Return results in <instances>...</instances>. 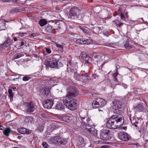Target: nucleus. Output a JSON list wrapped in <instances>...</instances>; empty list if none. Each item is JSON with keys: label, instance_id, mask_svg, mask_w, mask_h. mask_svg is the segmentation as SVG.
<instances>
[{"label": "nucleus", "instance_id": "61", "mask_svg": "<svg viewBox=\"0 0 148 148\" xmlns=\"http://www.w3.org/2000/svg\"><path fill=\"white\" fill-rule=\"evenodd\" d=\"M118 84V83H116L115 85H117Z\"/></svg>", "mask_w": 148, "mask_h": 148}, {"label": "nucleus", "instance_id": "62", "mask_svg": "<svg viewBox=\"0 0 148 148\" xmlns=\"http://www.w3.org/2000/svg\"><path fill=\"white\" fill-rule=\"evenodd\" d=\"M113 21V22H114V21Z\"/></svg>", "mask_w": 148, "mask_h": 148}, {"label": "nucleus", "instance_id": "48", "mask_svg": "<svg viewBox=\"0 0 148 148\" xmlns=\"http://www.w3.org/2000/svg\"><path fill=\"white\" fill-rule=\"evenodd\" d=\"M128 12H126L125 13V15L126 16V17H127V18H128Z\"/></svg>", "mask_w": 148, "mask_h": 148}, {"label": "nucleus", "instance_id": "55", "mask_svg": "<svg viewBox=\"0 0 148 148\" xmlns=\"http://www.w3.org/2000/svg\"><path fill=\"white\" fill-rule=\"evenodd\" d=\"M12 89H13V90H14L16 89V87H12Z\"/></svg>", "mask_w": 148, "mask_h": 148}, {"label": "nucleus", "instance_id": "36", "mask_svg": "<svg viewBox=\"0 0 148 148\" xmlns=\"http://www.w3.org/2000/svg\"><path fill=\"white\" fill-rule=\"evenodd\" d=\"M79 28L82 30L83 32L86 34H89L88 31L86 29L81 28V26H79Z\"/></svg>", "mask_w": 148, "mask_h": 148}, {"label": "nucleus", "instance_id": "33", "mask_svg": "<svg viewBox=\"0 0 148 148\" xmlns=\"http://www.w3.org/2000/svg\"><path fill=\"white\" fill-rule=\"evenodd\" d=\"M74 77L76 80L79 81L77 78H78L79 79H80L81 77V75H80L77 73H74Z\"/></svg>", "mask_w": 148, "mask_h": 148}, {"label": "nucleus", "instance_id": "15", "mask_svg": "<svg viewBox=\"0 0 148 148\" xmlns=\"http://www.w3.org/2000/svg\"><path fill=\"white\" fill-rule=\"evenodd\" d=\"M103 58V56H102L101 55L97 54L93 55V60L95 62L97 63V64H98L102 62ZM95 64H96V63H95Z\"/></svg>", "mask_w": 148, "mask_h": 148}, {"label": "nucleus", "instance_id": "10", "mask_svg": "<svg viewBox=\"0 0 148 148\" xmlns=\"http://www.w3.org/2000/svg\"><path fill=\"white\" fill-rule=\"evenodd\" d=\"M100 138L104 140H108L111 139L110 134L108 130L104 129L100 131Z\"/></svg>", "mask_w": 148, "mask_h": 148}, {"label": "nucleus", "instance_id": "22", "mask_svg": "<svg viewBox=\"0 0 148 148\" xmlns=\"http://www.w3.org/2000/svg\"><path fill=\"white\" fill-rule=\"evenodd\" d=\"M11 131V130L10 128L9 127L3 130V133L5 135L7 136H9V134Z\"/></svg>", "mask_w": 148, "mask_h": 148}, {"label": "nucleus", "instance_id": "40", "mask_svg": "<svg viewBox=\"0 0 148 148\" xmlns=\"http://www.w3.org/2000/svg\"><path fill=\"white\" fill-rule=\"evenodd\" d=\"M56 46L59 48V49L60 50L62 51L63 49V46L60 45H59L58 44H56Z\"/></svg>", "mask_w": 148, "mask_h": 148}, {"label": "nucleus", "instance_id": "18", "mask_svg": "<svg viewBox=\"0 0 148 148\" xmlns=\"http://www.w3.org/2000/svg\"><path fill=\"white\" fill-rule=\"evenodd\" d=\"M89 78V75L87 73H85L82 74L81 75V77L79 79L78 78L77 79L79 81L84 82H86V80L88 79Z\"/></svg>", "mask_w": 148, "mask_h": 148}, {"label": "nucleus", "instance_id": "19", "mask_svg": "<svg viewBox=\"0 0 148 148\" xmlns=\"http://www.w3.org/2000/svg\"><path fill=\"white\" fill-rule=\"evenodd\" d=\"M64 105L62 102L59 101L58 102L55 106V108L56 109L59 110H62L64 108Z\"/></svg>", "mask_w": 148, "mask_h": 148}, {"label": "nucleus", "instance_id": "8", "mask_svg": "<svg viewBox=\"0 0 148 148\" xmlns=\"http://www.w3.org/2000/svg\"><path fill=\"white\" fill-rule=\"evenodd\" d=\"M48 65L52 68L57 67L58 69L62 65L61 62H59L58 59L55 58H53L49 62Z\"/></svg>", "mask_w": 148, "mask_h": 148}, {"label": "nucleus", "instance_id": "24", "mask_svg": "<svg viewBox=\"0 0 148 148\" xmlns=\"http://www.w3.org/2000/svg\"><path fill=\"white\" fill-rule=\"evenodd\" d=\"M33 120V118L30 117H26L24 119L25 122L28 124L31 123Z\"/></svg>", "mask_w": 148, "mask_h": 148}, {"label": "nucleus", "instance_id": "58", "mask_svg": "<svg viewBox=\"0 0 148 148\" xmlns=\"http://www.w3.org/2000/svg\"><path fill=\"white\" fill-rule=\"evenodd\" d=\"M18 79L17 78H13L12 80L13 81H15L16 79Z\"/></svg>", "mask_w": 148, "mask_h": 148}, {"label": "nucleus", "instance_id": "51", "mask_svg": "<svg viewBox=\"0 0 148 148\" xmlns=\"http://www.w3.org/2000/svg\"><path fill=\"white\" fill-rule=\"evenodd\" d=\"M126 129L127 127H122V129H123L124 130H126Z\"/></svg>", "mask_w": 148, "mask_h": 148}, {"label": "nucleus", "instance_id": "12", "mask_svg": "<svg viewBox=\"0 0 148 148\" xmlns=\"http://www.w3.org/2000/svg\"><path fill=\"white\" fill-rule=\"evenodd\" d=\"M81 121H77L76 123L77 126L80 127H82V125H83L86 124L87 123H88L89 121H90V119L87 116L83 117H81Z\"/></svg>", "mask_w": 148, "mask_h": 148}, {"label": "nucleus", "instance_id": "60", "mask_svg": "<svg viewBox=\"0 0 148 148\" xmlns=\"http://www.w3.org/2000/svg\"><path fill=\"white\" fill-rule=\"evenodd\" d=\"M95 77H98V75L96 74L95 75Z\"/></svg>", "mask_w": 148, "mask_h": 148}, {"label": "nucleus", "instance_id": "5", "mask_svg": "<svg viewBox=\"0 0 148 148\" xmlns=\"http://www.w3.org/2000/svg\"><path fill=\"white\" fill-rule=\"evenodd\" d=\"M106 103L105 99L101 98L95 99L92 103V106L94 108H98L104 106Z\"/></svg>", "mask_w": 148, "mask_h": 148}, {"label": "nucleus", "instance_id": "17", "mask_svg": "<svg viewBox=\"0 0 148 148\" xmlns=\"http://www.w3.org/2000/svg\"><path fill=\"white\" fill-rule=\"evenodd\" d=\"M18 131L22 134H28L31 133L30 130L24 127H21L18 129Z\"/></svg>", "mask_w": 148, "mask_h": 148}, {"label": "nucleus", "instance_id": "1", "mask_svg": "<svg viewBox=\"0 0 148 148\" xmlns=\"http://www.w3.org/2000/svg\"><path fill=\"white\" fill-rule=\"evenodd\" d=\"M124 122V118L122 116L114 115L110 118L106 126L108 128L115 129L122 125Z\"/></svg>", "mask_w": 148, "mask_h": 148}, {"label": "nucleus", "instance_id": "23", "mask_svg": "<svg viewBox=\"0 0 148 148\" xmlns=\"http://www.w3.org/2000/svg\"><path fill=\"white\" fill-rule=\"evenodd\" d=\"M85 38H79L76 41V42L78 44H85Z\"/></svg>", "mask_w": 148, "mask_h": 148}, {"label": "nucleus", "instance_id": "42", "mask_svg": "<svg viewBox=\"0 0 148 148\" xmlns=\"http://www.w3.org/2000/svg\"><path fill=\"white\" fill-rule=\"evenodd\" d=\"M26 34V33L23 32H19L18 33V35L20 36H24V34Z\"/></svg>", "mask_w": 148, "mask_h": 148}, {"label": "nucleus", "instance_id": "13", "mask_svg": "<svg viewBox=\"0 0 148 148\" xmlns=\"http://www.w3.org/2000/svg\"><path fill=\"white\" fill-rule=\"evenodd\" d=\"M119 138L121 140L127 141L130 139L131 137L126 132H121L119 134Z\"/></svg>", "mask_w": 148, "mask_h": 148}, {"label": "nucleus", "instance_id": "16", "mask_svg": "<svg viewBox=\"0 0 148 148\" xmlns=\"http://www.w3.org/2000/svg\"><path fill=\"white\" fill-rule=\"evenodd\" d=\"M82 127L91 133L95 134L96 132V130H95L93 128L91 127V126H89V124L87 123L82 125Z\"/></svg>", "mask_w": 148, "mask_h": 148}, {"label": "nucleus", "instance_id": "53", "mask_svg": "<svg viewBox=\"0 0 148 148\" xmlns=\"http://www.w3.org/2000/svg\"><path fill=\"white\" fill-rule=\"evenodd\" d=\"M70 64L71 66H72L73 67L74 66L72 62H71V61L70 63Z\"/></svg>", "mask_w": 148, "mask_h": 148}, {"label": "nucleus", "instance_id": "44", "mask_svg": "<svg viewBox=\"0 0 148 148\" xmlns=\"http://www.w3.org/2000/svg\"><path fill=\"white\" fill-rule=\"evenodd\" d=\"M46 51L48 53H50L51 52V50L48 48H46Z\"/></svg>", "mask_w": 148, "mask_h": 148}, {"label": "nucleus", "instance_id": "30", "mask_svg": "<svg viewBox=\"0 0 148 148\" xmlns=\"http://www.w3.org/2000/svg\"><path fill=\"white\" fill-rule=\"evenodd\" d=\"M138 120L136 118H133L132 120H131V123L134 126L136 127H137V124H138Z\"/></svg>", "mask_w": 148, "mask_h": 148}, {"label": "nucleus", "instance_id": "39", "mask_svg": "<svg viewBox=\"0 0 148 148\" xmlns=\"http://www.w3.org/2000/svg\"><path fill=\"white\" fill-rule=\"evenodd\" d=\"M30 79V77L28 76H24L23 78V80L24 81H28Z\"/></svg>", "mask_w": 148, "mask_h": 148}, {"label": "nucleus", "instance_id": "25", "mask_svg": "<svg viewBox=\"0 0 148 148\" xmlns=\"http://www.w3.org/2000/svg\"><path fill=\"white\" fill-rule=\"evenodd\" d=\"M45 29L46 32L48 34L51 33L53 31L52 27L50 25H48L47 27H46Z\"/></svg>", "mask_w": 148, "mask_h": 148}, {"label": "nucleus", "instance_id": "47", "mask_svg": "<svg viewBox=\"0 0 148 148\" xmlns=\"http://www.w3.org/2000/svg\"><path fill=\"white\" fill-rule=\"evenodd\" d=\"M122 86L124 87L125 88H127V86L125 84H123L122 85Z\"/></svg>", "mask_w": 148, "mask_h": 148}, {"label": "nucleus", "instance_id": "7", "mask_svg": "<svg viewBox=\"0 0 148 148\" xmlns=\"http://www.w3.org/2000/svg\"><path fill=\"white\" fill-rule=\"evenodd\" d=\"M50 141L52 143L58 145H64L66 141L64 139L59 136H56L50 138Z\"/></svg>", "mask_w": 148, "mask_h": 148}, {"label": "nucleus", "instance_id": "9", "mask_svg": "<svg viewBox=\"0 0 148 148\" xmlns=\"http://www.w3.org/2000/svg\"><path fill=\"white\" fill-rule=\"evenodd\" d=\"M24 110L25 112H31L35 110V105L31 101L25 103L24 105Z\"/></svg>", "mask_w": 148, "mask_h": 148}, {"label": "nucleus", "instance_id": "46", "mask_svg": "<svg viewBox=\"0 0 148 148\" xmlns=\"http://www.w3.org/2000/svg\"><path fill=\"white\" fill-rule=\"evenodd\" d=\"M21 2L22 3H23L26 2L27 0H18Z\"/></svg>", "mask_w": 148, "mask_h": 148}, {"label": "nucleus", "instance_id": "28", "mask_svg": "<svg viewBox=\"0 0 148 148\" xmlns=\"http://www.w3.org/2000/svg\"><path fill=\"white\" fill-rule=\"evenodd\" d=\"M143 106L141 104H138L135 108V109L137 111L140 112L142 111L143 109Z\"/></svg>", "mask_w": 148, "mask_h": 148}, {"label": "nucleus", "instance_id": "14", "mask_svg": "<svg viewBox=\"0 0 148 148\" xmlns=\"http://www.w3.org/2000/svg\"><path fill=\"white\" fill-rule=\"evenodd\" d=\"M53 103L51 99H47L44 101L43 103V106L45 108H51L53 105Z\"/></svg>", "mask_w": 148, "mask_h": 148}, {"label": "nucleus", "instance_id": "11", "mask_svg": "<svg viewBox=\"0 0 148 148\" xmlns=\"http://www.w3.org/2000/svg\"><path fill=\"white\" fill-rule=\"evenodd\" d=\"M123 104L121 102H118L114 104L113 107V111L114 113L119 114L122 111V108Z\"/></svg>", "mask_w": 148, "mask_h": 148}, {"label": "nucleus", "instance_id": "6", "mask_svg": "<svg viewBox=\"0 0 148 148\" xmlns=\"http://www.w3.org/2000/svg\"><path fill=\"white\" fill-rule=\"evenodd\" d=\"M79 94L78 90L75 88L71 87L67 90V94L65 97L73 98L77 96Z\"/></svg>", "mask_w": 148, "mask_h": 148}, {"label": "nucleus", "instance_id": "2", "mask_svg": "<svg viewBox=\"0 0 148 148\" xmlns=\"http://www.w3.org/2000/svg\"><path fill=\"white\" fill-rule=\"evenodd\" d=\"M77 100L73 98L64 97L63 102L66 108L70 110L75 109L77 106Z\"/></svg>", "mask_w": 148, "mask_h": 148}, {"label": "nucleus", "instance_id": "35", "mask_svg": "<svg viewBox=\"0 0 148 148\" xmlns=\"http://www.w3.org/2000/svg\"><path fill=\"white\" fill-rule=\"evenodd\" d=\"M85 61L88 63H90L92 61V58L90 57L86 56L85 58Z\"/></svg>", "mask_w": 148, "mask_h": 148}, {"label": "nucleus", "instance_id": "31", "mask_svg": "<svg viewBox=\"0 0 148 148\" xmlns=\"http://www.w3.org/2000/svg\"><path fill=\"white\" fill-rule=\"evenodd\" d=\"M124 46L125 48L127 49H129L131 48V46L130 45L129 40H127L125 42Z\"/></svg>", "mask_w": 148, "mask_h": 148}, {"label": "nucleus", "instance_id": "4", "mask_svg": "<svg viewBox=\"0 0 148 148\" xmlns=\"http://www.w3.org/2000/svg\"><path fill=\"white\" fill-rule=\"evenodd\" d=\"M48 85H48L47 87V86L40 89V95L44 96H47L50 92L51 87L56 85L57 84L56 83L53 82L51 80L48 82Z\"/></svg>", "mask_w": 148, "mask_h": 148}, {"label": "nucleus", "instance_id": "32", "mask_svg": "<svg viewBox=\"0 0 148 148\" xmlns=\"http://www.w3.org/2000/svg\"><path fill=\"white\" fill-rule=\"evenodd\" d=\"M85 42L86 43L85 44L89 45L92 44L93 41L90 39H85Z\"/></svg>", "mask_w": 148, "mask_h": 148}, {"label": "nucleus", "instance_id": "41", "mask_svg": "<svg viewBox=\"0 0 148 148\" xmlns=\"http://www.w3.org/2000/svg\"><path fill=\"white\" fill-rule=\"evenodd\" d=\"M42 145L45 148H47L48 146V145L45 142H44L42 143Z\"/></svg>", "mask_w": 148, "mask_h": 148}, {"label": "nucleus", "instance_id": "56", "mask_svg": "<svg viewBox=\"0 0 148 148\" xmlns=\"http://www.w3.org/2000/svg\"><path fill=\"white\" fill-rule=\"evenodd\" d=\"M3 127L2 126L0 125V130H3V129H2Z\"/></svg>", "mask_w": 148, "mask_h": 148}, {"label": "nucleus", "instance_id": "50", "mask_svg": "<svg viewBox=\"0 0 148 148\" xmlns=\"http://www.w3.org/2000/svg\"><path fill=\"white\" fill-rule=\"evenodd\" d=\"M13 39L14 41H16L17 40V39L16 37H14Z\"/></svg>", "mask_w": 148, "mask_h": 148}, {"label": "nucleus", "instance_id": "45", "mask_svg": "<svg viewBox=\"0 0 148 148\" xmlns=\"http://www.w3.org/2000/svg\"><path fill=\"white\" fill-rule=\"evenodd\" d=\"M115 23L116 24V26H117L118 25L119 27H121L123 25V23H119V25H118L116 23Z\"/></svg>", "mask_w": 148, "mask_h": 148}, {"label": "nucleus", "instance_id": "38", "mask_svg": "<svg viewBox=\"0 0 148 148\" xmlns=\"http://www.w3.org/2000/svg\"><path fill=\"white\" fill-rule=\"evenodd\" d=\"M138 92H139V93H137V94H142L143 93H144L145 92V91L143 89H137V90H136Z\"/></svg>", "mask_w": 148, "mask_h": 148}, {"label": "nucleus", "instance_id": "54", "mask_svg": "<svg viewBox=\"0 0 148 148\" xmlns=\"http://www.w3.org/2000/svg\"><path fill=\"white\" fill-rule=\"evenodd\" d=\"M134 145H136L137 147H138L139 145V144L138 143H135L134 144Z\"/></svg>", "mask_w": 148, "mask_h": 148}, {"label": "nucleus", "instance_id": "59", "mask_svg": "<svg viewBox=\"0 0 148 148\" xmlns=\"http://www.w3.org/2000/svg\"><path fill=\"white\" fill-rule=\"evenodd\" d=\"M42 116L44 118H45V115L44 114H42Z\"/></svg>", "mask_w": 148, "mask_h": 148}, {"label": "nucleus", "instance_id": "49", "mask_svg": "<svg viewBox=\"0 0 148 148\" xmlns=\"http://www.w3.org/2000/svg\"><path fill=\"white\" fill-rule=\"evenodd\" d=\"M24 45V41H21V46H23Z\"/></svg>", "mask_w": 148, "mask_h": 148}, {"label": "nucleus", "instance_id": "37", "mask_svg": "<svg viewBox=\"0 0 148 148\" xmlns=\"http://www.w3.org/2000/svg\"><path fill=\"white\" fill-rule=\"evenodd\" d=\"M118 73H114L113 74V78H114V81L116 82H118L117 79L116 78L117 75H118Z\"/></svg>", "mask_w": 148, "mask_h": 148}, {"label": "nucleus", "instance_id": "43", "mask_svg": "<svg viewBox=\"0 0 148 148\" xmlns=\"http://www.w3.org/2000/svg\"><path fill=\"white\" fill-rule=\"evenodd\" d=\"M120 16L121 18L123 20H125V16L122 13H121L120 14Z\"/></svg>", "mask_w": 148, "mask_h": 148}, {"label": "nucleus", "instance_id": "27", "mask_svg": "<svg viewBox=\"0 0 148 148\" xmlns=\"http://www.w3.org/2000/svg\"><path fill=\"white\" fill-rule=\"evenodd\" d=\"M23 56L24 55L23 54L20 53H17L14 55L12 60H14L15 59H17Z\"/></svg>", "mask_w": 148, "mask_h": 148}, {"label": "nucleus", "instance_id": "29", "mask_svg": "<svg viewBox=\"0 0 148 148\" xmlns=\"http://www.w3.org/2000/svg\"><path fill=\"white\" fill-rule=\"evenodd\" d=\"M84 139L82 137H80L77 141V144L78 145H82L84 144Z\"/></svg>", "mask_w": 148, "mask_h": 148}, {"label": "nucleus", "instance_id": "52", "mask_svg": "<svg viewBox=\"0 0 148 148\" xmlns=\"http://www.w3.org/2000/svg\"><path fill=\"white\" fill-rule=\"evenodd\" d=\"M31 35L32 36H33V37H34L36 36V35L35 34H34V33H33V34H31Z\"/></svg>", "mask_w": 148, "mask_h": 148}, {"label": "nucleus", "instance_id": "57", "mask_svg": "<svg viewBox=\"0 0 148 148\" xmlns=\"http://www.w3.org/2000/svg\"><path fill=\"white\" fill-rule=\"evenodd\" d=\"M101 147L103 148H106V146L105 145L103 146H101Z\"/></svg>", "mask_w": 148, "mask_h": 148}, {"label": "nucleus", "instance_id": "21", "mask_svg": "<svg viewBox=\"0 0 148 148\" xmlns=\"http://www.w3.org/2000/svg\"><path fill=\"white\" fill-rule=\"evenodd\" d=\"M11 40L8 39L6 40L3 45H1L0 46V48H3L4 47H8L11 44Z\"/></svg>", "mask_w": 148, "mask_h": 148}, {"label": "nucleus", "instance_id": "3", "mask_svg": "<svg viewBox=\"0 0 148 148\" xmlns=\"http://www.w3.org/2000/svg\"><path fill=\"white\" fill-rule=\"evenodd\" d=\"M70 15L75 19L82 18L84 16L82 11L76 8H71L69 12Z\"/></svg>", "mask_w": 148, "mask_h": 148}, {"label": "nucleus", "instance_id": "20", "mask_svg": "<svg viewBox=\"0 0 148 148\" xmlns=\"http://www.w3.org/2000/svg\"><path fill=\"white\" fill-rule=\"evenodd\" d=\"M73 116L71 115H65L62 117V121L65 122H69L72 119Z\"/></svg>", "mask_w": 148, "mask_h": 148}, {"label": "nucleus", "instance_id": "34", "mask_svg": "<svg viewBox=\"0 0 148 148\" xmlns=\"http://www.w3.org/2000/svg\"><path fill=\"white\" fill-rule=\"evenodd\" d=\"M8 92L9 94V97L12 98L13 97V93L12 92V89H9L8 90Z\"/></svg>", "mask_w": 148, "mask_h": 148}, {"label": "nucleus", "instance_id": "26", "mask_svg": "<svg viewBox=\"0 0 148 148\" xmlns=\"http://www.w3.org/2000/svg\"><path fill=\"white\" fill-rule=\"evenodd\" d=\"M39 24L41 26H43L47 23V21L45 19H40L39 21Z\"/></svg>", "mask_w": 148, "mask_h": 148}]
</instances>
